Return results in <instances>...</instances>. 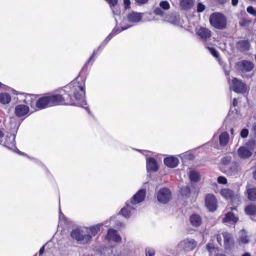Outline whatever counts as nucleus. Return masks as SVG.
<instances>
[{"label":"nucleus","mask_w":256,"mask_h":256,"mask_svg":"<svg viewBox=\"0 0 256 256\" xmlns=\"http://www.w3.org/2000/svg\"><path fill=\"white\" fill-rule=\"evenodd\" d=\"M238 104V100L236 98H234L233 100V101H232V105L234 106H236Z\"/></svg>","instance_id":"54"},{"label":"nucleus","mask_w":256,"mask_h":256,"mask_svg":"<svg viewBox=\"0 0 256 256\" xmlns=\"http://www.w3.org/2000/svg\"><path fill=\"white\" fill-rule=\"evenodd\" d=\"M236 48L241 52L248 51L250 48V44L248 40H240L236 44Z\"/></svg>","instance_id":"16"},{"label":"nucleus","mask_w":256,"mask_h":256,"mask_svg":"<svg viewBox=\"0 0 256 256\" xmlns=\"http://www.w3.org/2000/svg\"><path fill=\"white\" fill-rule=\"evenodd\" d=\"M245 213L248 216H256V204H250L244 208Z\"/></svg>","instance_id":"22"},{"label":"nucleus","mask_w":256,"mask_h":256,"mask_svg":"<svg viewBox=\"0 0 256 256\" xmlns=\"http://www.w3.org/2000/svg\"><path fill=\"white\" fill-rule=\"evenodd\" d=\"M224 220L226 221L227 222H236L238 220V218L236 217L232 212H228L226 214Z\"/></svg>","instance_id":"30"},{"label":"nucleus","mask_w":256,"mask_h":256,"mask_svg":"<svg viewBox=\"0 0 256 256\" xmlns=\"http://www.w3.org/2000/svg\"><path fill=\"white\" fill-rule=\"evenodd\" d=\"M230 136L226 132H222L219 136L220 144L222 146H225L229 142Z\"/></svg>","instance_id":"19"},{"label":"nucleus","mask_w":256,"mask_h":256,"mask_svg":"<svg viewBox=\"0 0 256 256\" xmlns=\"http://www.w3.org/2000/svg\"><path fill=\"white\" fill-rule=\"evenodd\" d=\"M146 168L150 172H156L158 170V166L155 158L152 157L147 158Z\"/></svg>","instance_id":"13"},{"label":"nucleus","mask_w":256,"mask_h":256,"mask_svg":"<svg viewBox=\"0 0 256 256\" xmlns=\"http://www.w3.org/2000/svg\"><path fill=\"white\" fill-rule=\"evenodd\" d=\"M182 246V248L184 251L190 252L196 246V243L194 240H189L188 239L184 240L181 242Z\"/></svg>","instance_id":"14"},{"label":"nucleus","mask_w":256,"mask_h":256,"mask_svg":"<svg viewBox=\"0 0 256 256\" xmlns=\"http://www.w3.org/2000/svg\"><path fill=\"white\" fill-rule=\"evenodd\" d=\"M216 240L218 242V244L220 245H222V237L220 234H218L216 236Z\"/></svg>","instance_id":"48"},{"label":"nucleus","mask_w":256,"mask_h":256,"mask_svg":"<svg viewBox=\"0 0 256 256\" xmlns=\"http://www.w3.org/2000/svg\"><path fill=\"white\" fill-rule=\"evenodd\" d=\"M86 78L80 74L66 86L44 94L36 100L34 94H26L24 103L38 110L58 106H81L86 104L85 83Z\"/></svg>","instance_id":"1"},{"label":"nucleus","mask_w":256,"mask_h":256,"mask_svg":"<svg viewBox=\"0 0 256 256\" xmlns=\"http://www.w3.org/2000/svg\"><path fill=\"white\" fill-rule=\"evenodd\" d=\"M209 21L212 26L218 30H224L227 26V18L221 12L212 13L210 16Z\"/></svg>","instance_id":"2"},{"label":"nucleus","mask_w":256,"mask_h":256,"mask_svg":"<svg viewBox=\"0 0 256 256\" xmlns=\"http://www.w3.org/2000/svg\"><path fill=\"white\" fill-rule=\"evenodd\" d=\"M220 194L226 200H232L236 197L237 194L228 188H224L221 190Z\"/></svg>","instance_id":"15"},{"label":"nucleus","mask_w":256,"mask_h":256,"mask_svg":"<svg viewBox=\"0 0 256 256\" xmlns=\"http://www.w3.org/2000/svg\"><path fill=\"white\" fill-rule=\"evenodd\" d=\"M191 224L195 227L199 226L202 224V218L197 214H192L190 218Z\"/></svg>","instance_id":"20"},{"label":"nucleus","mask_w":256,"mask_h":256,"mask_svg":"<svg viewBox=\"0 0 256 256\" xmlns=\"http://www.w3.org/2000/svg\"><path fill=\"white\" fill-rule=\"evenodd\" d=\"M238 156L243 158H247L252 156V152L247 148L241 146L238 149Z\"/></svg>","instance_id":"21"},{"label":"nucleus","mask_w":256,"mask_h":256,"mask_svg":"<svg viewBox=\"0 0 256 256\" xmlns=\"http://www.w3.org/2000/svg\"><path fill=\"white\" fill-rule=\"evenodd\" d=\"M109 4L110 6H116L118 2V0H106Z\"/></svg>","instance_id":"45"},{"label":"nucleus","mask_w":256,"mask_h":256,"mask_svg":"<svg viewBox=\"0 0 256 256\" xmlns=\"http://www.w3.org/2000/svg\"><path fill=\"white\" fill-rule=\"evenodd\" d=\"M160 8L164 10H168L170 8V4L166 0L162 1L160 3Z\"/></svg>","instance_id":"33"},{"label":"nucleus","mask_w":256,"mask_h":256,"mask_svg":"<svg viewBox=\"0 0 256 256\" xmlns=\"http://www.w3.org/2000/svg\"><path fill=\"white\" fill-rule=\"evenodd\" d=\"M181 192L182 194L188 196L191 192L190 188L188 186L183 187L181 188Z\"/></svg>","instance_id":"34"},{"label":"nucleus","mask_w":256,"mask_h":256,"mask_svg":"<svg viewBox=\"0 0 256 256\" xmlns=\"http://www.w3.org/2000/svg\"><path fill=\"white\" fill-rule=\"evenodd\" d=\"M238 2V0H232V4L234 6H237Z\"/></svg>","instance_id":"53"},{"label":"nucleus","mask_w":256,"mask_h":256,"mask_svg":"<svg viewBox=\"0 0 256 256\" xmlns=\"http://www.w3.org/2000/svg\"><path fill=\"white\" fill-rule=\"evenodd\" d=\"M130 0H124V6L125 10L130 8Z\"/></svg>","instance_id":"44"},{"label":"nucleus","mask_w":256,"mask_h":256,"mask_svg":"<svg viewBox=\"0 0 256 256\" xmlns=\"http://www.w3.org/2000/svg\"><path fill=\"white\" fill-rule=\"evenodd\" d=\"M127 18L130 22H138L142 19V16L138 13L132 12L129 14L127 16Z\"/></svg>","instance_id":"23"},{"label":"nucleus","mask_w":256,"mask_h":256,"mask_svg":"<svg viewBox=\"0 0 256 256\" xmlns=\"http://www.w3.org/2000/svg\"><path fill=\"white\" fill-rule=\"evenodd\" d=\"M164 162L166 166L170 168H174L178 164L179 160L176 157L170 156L164 158Z\"/></svg>","instance_id":"12"},{"label":"nucleus","mask_w":256,"mask_h":256,"mask_svg":"<svg viewBox=\"0 0 256 256\" xmlns=\"http://www.w3.org/2000/svg\"><path fill=\"white\" fill-rule=\"evenodd\" d=\"M138 4L141 5L146 4L148 0H134Z\"/></svg>","instance_id":"47"},{"label":"nucleus","mask_w":256,"mask_h":256,"mask_svg":"<svg viewBox=\"0 0 256 256\" xmlns=\"http://www.w3.org/2000/svg\"><path fill=\"white\" fill-rule=\"evenodd\" d=\"M4 134L2 130L0 129V142H2V138L4 136Z\"/></svg>","instance_id":"50"},{"label":"nucleus","mask_w":256,"mask_h":256,"mask_svg":"<svg viewBox=\"0 0 256 256\" xmlns=\"http://www.w3.org/2000/svg\"><path fill=\"white\" fill-rule=\"evenodd\" d=\"M2 84L0 82V88H2Z\"/></svg>","instance_id":"59"},{"label":"nucleus","mask_w":256,"mask_h":256,"mask_svg":"<svg viewBox=\"0 0 256 256\" xmlns=\"http://www.w3.org/2000/svg\"><path fill=\"white\" fill-rule=\"evenodd\" d=\"M228 158H224L223 160H222V162L224 164H226V162H225V161L226 160L227 161L229 162V160H228Z\"/></svg>","instance_id":"55"},{"label":"nucleus","mask_w":256,"mask_h":256,"mask_svg":"<svg viewBox=\"0 0 256 256\" xmlns=\"http://www.w3.org/2000/svg\"><path fill=\"white\" fill-rule=\"evenodd\" d=\"M252 22L250 20L242 18L239 22L240 26H248Z\"/></svg>","instance_id":"35"},{"label":"nucleus","mask_w":256,"mask_h":256,"mask_svg":"<svg viewBox=\"0 0 256 256\" xmlns=\"http://www.w3.org/2000/svg\"><path fill=\"white\" fill-rule=\"evenodd\" d=\"M154 14L156 16H163L164 14V12L162 10V9L160 8L157 7L154 10Z\"/></svg>","instance_id":"36"},{"label":"nucleus","mask_w":256,"mask_h":256,"mask_svg":"<svg viewBox=\"0 0 256 256\" xmlns=\"http://www.w3.org/2000/svg\"><path fill=\"white\" fill-rule=\"evenodd\" d=\"M246 10L249 14L254 16H256V10H255L252 6H248L246 8Z\"/></svg>","instance_id":"40"},{"label":"nucleus","mask_w":256,"mask_h":256,"mask_svg":"<svg viewBox=\"0 0 256 256\" xmlns=\"http://www.w3.org/2000/svg\"><path fill=\"white\" fill-rule=\"evenodd\" d=\"M206 248L210 252H212L213 250L217 249L212 244H208L206 246Z\"/></svg>","instance_id":"46"},{"label":"nucleus","mask_w":256,"mask_h":256,"mask_svg":"<svg viewBox=\"0 0 256 256\" xmlns=\"http://www.w3.org/2000/svg\"><path fill=\"white\" fill-rule=\"evenodd\" d=\"M253 177L256 180V170L253 172Z\"/></svg>","instance_id":"57"},{"label":"nucleus","mask_w":256,"mask_h":256,"mask_svg":"<svg viewBox=\"0 0 256 256\" xmlns=\"http://www.w3.org/2000/svg\"><path fill=\"white\" fill-rule=\"evenodd\" d=\"M222 234L224 240V246L225 249L230 250L234 244L232 234L228 232H224Z\"/></svg>","instance_id":"11"},{"label":"nucleus","mask_w":256,"mask_h":256,"mask_svg":"<svg viewBox=\"0 0 256 256\" xmlns=\"http://www.w3.org/2000/svg\"><path fill=\"white\" fill-rule=\"evenodd\" d=\"M240 136L242 138H246L248 136V130L246 128H244L240 132Z\"/></svg>","instance_id":"42"},{"label":"nucleus","mask_w":256,"mask_h":256,"mask_svg":"<svg viewBox=\"0 0 256 256\" xmlns=\"http://www.w3.org/2000/svg\"><path fill=\"white\" fill-rule=\"evenodd\" d=\"M215 256H226V254H216Z\"/></svg>","instance_id":"56"},{"label":"nucleus","mask_w":256,"mask_h":256,"mask_svg":"<svg viewBox=\"0 0 256 256\" xmlns=\"http://www.w3.org/2000/svg\"><path fill=\"white\" fill-rule=\"evenodd\" d=\"M146 256H154L155 254L154 250L152 248L146 249Z\"/></svg>","instance_id":"41"},{"label":"nucleus","mask_w":256,"mask_h":256,"mask_svg":"<svg viewBox=\"0 0 256 256\" xmlns=\"http://www.w3.org/2000/svg\"><path fill=\"white\" fill-rule=\"evenodd\" d=\"M190 178L191 181L194 182H198L200 180V178L198 174L195 171H192L190 173Z\"/></svg>","instance_id":"29"},{"label":"nucleus","mask_w":256,"mask_h":256,"mask_svg":"<svg viewBox=\"0 0 256 256\" xmlns=\"http://www.w3.org/2000/svg\"><path fill=\"white\" fill-rule=\"evenodd\" d=\"M196 33L199 39L206 44L212 37L211 30L206 27L200 26L196 30Z\"/></svg>","instance_id":"5"},{"label":"nucleus","mask_w":256,"mask_h":256,"mask_svg":"<svg viewBox=\"0 0 256 256\" xmlns=\"http://www.w3.org/2000/svg\"><path fill=\"white\" fill-rule=\"evenodd\" d=\"M4 146L8 148L12 149L15 148V142L14 138L10 139V137H6L4 142Z\"/></svg>","instance_id":"28"},{"label":"nucleus","mask_w":256,"mask_h":256,"mask_svg":"<svg viewBox=\"0 0 256 256\" xmlns=\"http://www.w3.org/2000/svg\"><path fill=\"white\" fill-rule=\"evenodd\" d=\"M242 256H250V254L249 253L246 252L242 255Z\"/></svg>","instance_id":"58"},{"label":"nucleus","mask_w":256,"mask_h":256,"mask_svg":"<svg viewBox=\"0 0 256 256\" xmlns=\"http://www.w3.org/2000/svg\"><path fill=\"white\" fill-rule=\"evenodd\" d=\"M70 236L77 242L83 244H88L91 241L90 234H86L84 230L78 228L72 230L70 232Z\"/></svg>","instance_id":"3"},{"label":"nucleus","mask_w":256,"mask_h":256,"mask_svg":"<svg viewBox=\"0 0 256 256\" xmlns=\"http://www.w3.org/2000/svg\"><path fill=\"white\" fill-rule=\"evenodd\" d=\"M114 36V34L112 33L110 34L104 40V41L101 43L100 46L98 47V50L99 49H100L101 48H103L107 44L108 42L112 38L113 36Z\"/></svg>","instance_id":"31"},{"label":"nucleus","mask_w":256,"mask_h":256,"mask_svg":"<svg viewBox=\"0 0 256 256\" xmlns=\"http://www.w3.org/2000/svg\"><path fill=\"white\" fill-rule=\"evenodd\" d=\"M88 230L86 231L87 234H90L92 239V236H95L100 231V226L98 224L94 225L88 228Z\"/></svg>","instance_id":"26"},{"label":"nucleus","mask_w":256,"mask_h":256,"mask_svg":"<svg viewBox=\"0 0 256 256\" xmlns=\"http://www.w3.org/2000/svg\"><path fill=\"white\" fill-rule=\"evenodd\" d=\"M97 52H96V50H94L92 56L90 58L88 59V60L86 62V64H84V67L82 68V70H84L85 67L88 64L91 62H92V63L94 61V59H93V58L95 54H96Z\"/></svg>","instance_id":"38"},{"label":"nucleus","mask_w":256,"mask_h":256,"mask_svg":"<svg viewBox=\"0 0 256 256\" xmlns=\"http://www.w3.org/2000/svg\"><path fill=\"white\" fill-rule=\"evenodd\" d=\"M252 131L254 134V138L256 139V124L253 126Z\"/></svg>","instance_id":"49"},{"label":"nucleus","mask_w":256,"mask_h":256,"mask_svg":"<svg viewBox=\"0 0 256 256\" xmlns=\"http://www.w3.org/2000/svg\"><path fill=\"white\" fill-rule=\"evenodd\" d=\"M146 190L140 189L129 200V202L132 204H136L140 203L144 200L146 196Z\"/></svg>","instance_id":"8"},{"label":"nucleus","mask_w":256,"mask_h":256,"mask_svg":"<svg viewBox=\"0 0 256 256\" xmlns=\"http://www.w3.org/2000/svg\"><path fill=\"white\" fill-rule=\"evenodd\" d=\"M240 241L243 244H248L249 242V239L246 235H244L240 236Z\"/></svg>","instance_id":"43"},{"label":"nucleus","mask_w":256,"mask_h":256,"mask_svg":"<svg viewBox=\"0 0 256 256\" xmlns=\"http://www.w3.org/2000/svg\"><path fill=\"white\" fill-rule=\"evenodd\" d=\"M205 206L210 212H214L218 207V202L216 197L214 194H206L204 198Z\"/></svg>","instance_id":"6"},{"label":"nucleus","mask_w":256,"mask_h":256,"mask_svg":"<svg viewBox=\"0 0 256 256\" xmlns=\"http://www.w3.org/2000/svg\"><path fill=\"white\" fill-rule=\"evenodd\" d=\"M232 90L236 93L244 94L247 91L246 84L236 78L232 79Z\"/></svg>","instance_id":"7"},{"label":"nucleus","mask_w":256,"mask_h":256,"mask_svg":"<svg viewBox=\"0 0 256 256\" xmlns=\"http://www.w3.org/2000/svg\"><path fill=\"white\" fill-rule=\"evenodd\" d=\"M227 182V179L223 176H218V182L220 184H225Z\"/></svg>","instance_id":"39"},{"label":"nucleus","mask_w":256,"mask_h":256,"mask_svg":"<svg viewBox=\"0 0 256 256\" xmlns=\"http://www.w3.org/2000/svg\"><path fill=\"white\" fill-rule=\"evenodd\" d=\"M208 44H206V47L207 49L208 50L210 54L215 58H218L219 56V54L217 50L214 48L212 47H210L208 46Z\"/></svg>","instance_id":"32"},{"label":"nucleus","mask_w":256,"mask_h":256,"mask_svg":"<svg viewBox=\"0 0 256 256\" xmlns=\"http://www.w3.org/2000/svg\"><path fill=\"white\" fill-rule=\"evenodd\" d=\"M194 0H180V7L184 10L190 9L194 5Z\"/></svg>","instance_id":"24"},{"label":"nucleus","mask_w":256,"mask_h":256,"mask_svg":"<svg viewBox=\"0 0 256 256\" xmlns=\"http://www.w3.org/2000/svg\"><path fill=\"white\" fill-rule=\"evenodd\" d=\"M240 69L242 72H248L252 70L254 66L252 62H250L247 60H242L238 64Z\"/></svg>","instance_id":"17"},{"label":"nucleus","mask_w":256,"mask_h":256,"mask_svg":"<svg viewBox=\"0 0 256 256\" xmlns=\"http://www.w3.org/2000/svg\"><path fill=\"white\" fill-rule=\"evenodd\" d=\"M30 111L29 107L25 104H18L15 108V114L18 117H22L27 114Z\"/></svg>","instance_id":"10"},{"label":"nucleus","mask_w":256,"mask_h":256,"mask_svg":"<svg viewBox=\"0 0 256 256\" xmlns=\"http://www.w3.org/2000/svg\"><path fill=\"white\" fill-rule=\"evenodd\" d=\"M106 238L108 241L112 240L116 242H120L122 240V238L118 234L117 231L112 228L108 230Z\"/></svg>","instance_id":"9"},{"label":"nucleus","mask_w":256,"mask_h":256,"mask_svg":"<svg viewBox=\"0 0 256 256\" xmlns=\"http://www.w3.org/2000/svg\"><path fill=\"white\" fill-rule=\"evenodd\" d=\"M11 100L10 95L6 92L0 93V102L2 104H8Z\"/></svg>","instance_id":"27"},{"label":"nucleus","mask_w":256,"mask_h":256,"mask_svg":"<svg viewBox=\"0 0 256 256\" xmlns=\"http://www.w3.org/2000/svg\"><path fill=\"white\" fill-rule=\"evenodd\" d=\"M227 0H216V2L219 4H223L226 3Z\"/></svg>","instance_id":"52"},{"label":"nucleus","mask_w":256,"mask_h":256,"mask_svg":"<svg viewBox=\"0 0 256 256\" xmlns=\"http://www.w3.org/2000/svg\"><path fill=\"white\" fill-rule=\"evenodd\" d=\"M132 205V204L129 202V201H128L126 202V206L120 211L121 214L126 218H130L131 215L132 210H134Z\"/></svg>","instance_id":"18"},{"label":"nucleus","mask_w":256,"mask_h":256,"mask_svg":"<svg viewBox=\"0 0 256 256\" xmlns=\"http://www.w3.org/2000/svg\"><path fill=\"white\" fill-rule=\"evenodd\" d=\"M205 6L201 2H198L197 5V12H202L205 10Z\"/></svg>","instance_id":"37"},{"label":"nucleus","mask_w":256,"mask_h":256,"mask_svg":"<svg viewBox=\"0 0 256 256\" xmlns=\"http://www.w3.org/2000/svg\"><path fill=\"white\" fill-rule=\"evenodd\" d=\"M158 202L162 204H166L172 198V192L167 188H160L156 194Z\"/></svg>","instance_id":"4"},{"label":"nucleus","mask_w":256,"mask_h":256,"mask_svg":"<svg viewBox=\"0 0 256 256\" xmlns=\"http://www.w3.org/2000/svg\"><path fill=\"white\" fill-rule=\"evenodd\" d=\"M44 246H43L42 247L40 248V250H39V254L42 255L44 254Z\"/></svg>","instance_id":"51"},{"label":"nucleus","mask_w":256,"mask_h":256,"mask_svg":"<svg viewBox=\"0 0 256 256\" xmlns=\"http://www.w3.org/2000/svg\"><path fill=\"white\" fill-rule=\"evenodd\" d=\"M246 192L248 200L256 202V188H248L246 189Z\"/></svg>","instance_id":"25"}]
</instances>
